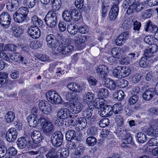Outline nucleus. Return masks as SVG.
<instances>
[{
    "label": "nucleus",
    "mask_w": 158,
    "mask_h": 158,
    "mask_svg": "<svg viewBox=\"0 0 158 158\" xmlns=\"http://www.w3.org/2000/svg\"><path fill=\"white\" fill-rule=\"evenodd\" d=\"M29 12L27 7H21L13 15L14 21L18 23H20L25 21Z\"/></svg>",
    "instance_id": "obj_3"
},
{
    "label": "nucleus",
    "mask_w": 158,
    "mask_h": 158,
    "mask_svg": "<svg viewBox=\"0 0 158 158\" xmlns=\"http://www.w3.org/2000/svg\"><path fill=\"white\" fill-rule=\"evenodd\" d=\"M154 95V90L150 89L145 90L143 94V97L144 99L147 101L151 100Z\"/></svg>",
    "instance_id": "obj_21"
},
{
    "label": "nucleus",
    "mask_w": 158,
    "mask_h": 158,
    "mask_svg": "<svg viewBox=\"0 0 158 158\" xmlns=\"http://www.w3.org/2000/svg\"><path fill=\"white\" fill-rule=\"evenodd\" d=\"M139 99V96L137 95H133L129 99V103L131 105H133L138 102Z\"/></svg>",
    "instance_id": "obj_53"
},
{
    "label": "nucleus",
    "mask_w": 158,
    "mask_h": 158,
    "mask_svg": "<svg viewBox=\"0 0 158 158\" xmlns=\"http://www.w3.org/2000/svg\"><path fill=\"white\" fill-rule=\"evenodd\" d=\"M66 98L69 101H76L78 99V95L75 92H67Z\"/></svg>",
    "instance_id": "obj_32"
},
{
    "label": "nucleus",
    "mask_w": 158,
    "mask_h": 158,
    "mask_svg": "<svg viewBox=\"0 0 158 158\" xmlns=\"http://www.w3.org/2000/svg\"><path fill=\"white\" fill-rule=\"evenodd\" d=\"M74 49L73 46L70 45H67L64 46L62 49L61 52L62 54L67 55L70 54Z\"/></svg>",
    "instance_id": "obj_27"
},
{
    "label": "nucleus",
    "mask_w": 158,
    "mask_h": 158,
    "mask_svg": "<svg viewBox=\"0 0 158 158\" xmlns=\"http://www.w3.org/2000/svg\"><path fill=\"white\" fill-rule=\"evenodd\" d=\"M113 108L112 112L115 114H118L121 113L122 108L119 106L118 104H115L112 107Z\"/></svg>",
    "instance_id": "obj_52"
},
{
    "label": "nucleus",
    "mask_w": 158,
    "mask_h": 158,
    "mask_svg": "<svg viewBox=\"0 0 158 158\" xmlns=\"http://www.w3.org/2000/svg\"><path fill=\"white\" fill-rule=\"evenodd\" d=\"M66 26L67 25L64 22L61 21L59 23L58 27L60 31H64L66 29Z\"/></svg>",
    "instance_id": "obj_64"
},
{
    "label": "nucleus",
    "mask_w": 158,
    "mask_h": 158,
    "mask_svg": "<svg viewBox=\"0 0 158 158\" xmlns=\"http://www.w3.org/2000/svg\"><path fill=\"white\" fill-rule=\"evenodd\" d=\"M96 73L99 78L106 77L109 73L108 67L102 64L98 66L96 68Z\"/></svg>",
    "instance_id": "obj_9"
},
{
    "label": "nucleus",
    "mask_w": 158,
    "mask_h": 158,
    "mask_svg": "<svg viewBox=\"0 0 158 158\" xmlns=\"http://www.w3.org/2000/svg\"><path fill=\"white\" fill-rule=\"evenodd\" d=\"M27 141L25 137L19 138L17 142L18 147L20 149L25 148L27 145Z\"/></svg>",
    "instance_id": "obj_23"
},
{
    "label": "nucleus",
    "mask_w": 158,
    "mask_h": 158,
    "mask_svg": "<svg viewBox=\"0 0 158 158\" xmlns=\"http://www.w3.org/2000/svg\"><path fill=\"white\" fill-rule=\"evenodd\" d=\"M17 46L14 44H8L5 45L4 48V50L8 51H14L16 50Z\"/></svg>",
    "instance_id": "obj_49"
},
{
    "label": "nucleus",
    "mask_w": 158,
    "mask_h": 158,
    "mask_svg": "<svg viewBox=\"0 0 158 158\" xmlns=\"http://www.w3.org/2000/svg\"><path fill=\"white\" fill-rule=\"evenodd\" d=\"M106 101L103 98H99L95 101L94 106L96 108L102 109L106 106Z\"/></svg>",
    "instance_id": "obj_20"
},
{
    "label": "nucleus",
    "mask_w": 158,
    "mask_h": 158,
    "mask_svg": "<svg viewBox=\"0 0 158 158\" xmlns=\"http://www.w3.org/2000/svg\"><path fill=\"white\" fill-rule=\"evenodd\" d=\"M58 152L60 158H67L69 154V149L65 148L59 149L58 150Z\"/></svg>",
    "instance_id": "obj_30"
},
{
    "label": "nucleus",
    "mask_w": 158,
    "mask_h": 158,
    "mask_svg": "<svg viewBox=\"0 0 158 158\" xmlns=\"http://www.w3.org/2000/svg\"><path fill=\"white\" fill-rule=\"evenodd\" d=\"M72 19L75 21L79 20L81 17V13L76 9H74L71 11Z\"/></svg>",
    "instance_id": "obj_34"
},
{
    "label": "nucleus",
    "mask_w": 158,
    "mask_h": 158,
    "mask_svg": "<svg viewBox=\"0 0 158 158\" xmlns=\"http://www.w3.org/2000/svg\"><path fill=\"white\" fill-rule=\"evenodd\" d=\"M109 95V91L107 89L105 88L100 89L98 93V95L102 97L106 98Z\"/></svg>",
    "instance_id": "obj_39"
},
{
    "label": "nucleus",
    "mask_w": 158,
    "mask_h": 158,
    "mask_svg": "<svg viewBox=\"0 0 158 158\" xmlns=\"http://www.w3.org/2000/svg\"><path fill=\"white\" fill-rule=\"evenodd\" d=\"M124 93L122 90H119L114 93L113 97L114 98L118 101H120L124 98Z\"/></svg>",
    "instance_id": "obj_38"
},
{
    "label": "nucleus",
    "mask_w": 158,
    "mask_h": 158,
    "mask_svg": "<svg viewBox=\"0 0 158 158\" xmlns=\"http://www.w3.org/2000/svg\"><path fill=\"white\" fill-rule=\"evenodd\" d=\"M74 3L75 6L77 8L81 9L83 6L84 0H76Z\"/></svg>",
    "instance_id": "obj_60"
},
{
    "label": "nucleus",
    "mask_w": 158,
    "mask_h": 158,
    "mask_svg": "<svg viewBox=\"0 0 158 158\" xmlns=\"http://www.w3.org/2000/svg\"><path fill=\"white\" fill-rule=\"evenodd\" d=\"M94 95L92 92H88L84 96L83 101L87 104L92 102L94 100Z\"/></svg>",
    "instance_id": "obj_25"
},
{
    "label": "nucleus",
    "mask_w": 158,
    "mask_h": 158,
    "mask_svg": "<svg viewBox=\"0 0 158 158\" xmlns=\"http://www.w3.org/2000/svg\"><path fill=\"white\" fill-rule=\"evenodd\" d=\"M78 30L81 34L87 33L89 31V27L86 25L81 26L79 27Z\"/></svg>",
    "instance_id": "obj_55"
},
{
    "label": "nucleus",
    "mask_w": 158,
    "mask_h": 158,
    "mask_svg": "<svg viewBox=\"0 0 158 158\" xmlns=\"http://www.w3.org/2000/svg\"><path fill=\"white\" fill-rule=\"evenodd\" d=\"M10 15L6 12H3L0 15V24L4 28H8L11 23Z\"/></svg>",
    "instance_id": "obj_8"
},
{
    "label": "nucleus",
    "mask_w": 158,
    "mask_h": 158,
    "mask_svg": "<svg viewBox=\"0 0 158 158\" xmlns=\"http://www.w3.org/2000/svg\"><path fill=\"white\" fill-rule=\"evenodd\" d=\"M58 15L55 11L48 12L44 18L45 22L48 26L53 28L56 25Z\"/></svg>",
    "instance_id": "obj_5"
},
{
    "label": "nucleus",
    "mask_w": 158,
    "mask_h": 158,
    "mask_svg": "<svg viewBox=\"0 0 158 158\" xmlns=\"http://www.w3.org/2000/svg\"><path fill=\"white\" fill-rule=\"evenodd\" d=\"M115 119L118 125L121 126L123 123V119L122 116L120 115H117L116 116Z\"/></svg>",
    "instance_id": "obj_62"
},
{
    "label": "nucleus",
    "mask_w": 158,
    "mask_h": 158,
    "mask_svg": "<svg viewBox=\"0 0 158 158\" xmlns=\"http://www.w3.org/2000/svg\"><path fill=\"white\" fill-rule=\"evenodd\" d=\"M40 118L39 119L35 114H31L27 118L28 124L30 126L35 127L40 123Z\"/></svg>",
    "instance_id": "obj_16"
},
{
    "label": "nucleus",
    "mask_w": 158,
    "mask_h": 158,
    "mask_svg": "<svg viewBox=\"0 0 158 158\" xmlns=\"http://www.w3.org/2000/svg\"><path fill=\"white\" fill-rule=\"evenodd\" d=\"M120 2L118 0L115 1L112 6L111 10L110 11V12H112L114 13H116L117 14H118L119 9L118 5L119 3Z\"/></svg>",
    "instance_id": "obj_44"
},
{
    "label": "nucleus",
    "mask_w": 158,
    "mask_h": 158,
    "mask_svg": "<svg viewBox=\"0 0 158 158\" xmlns=\"http://www.w3.org/2000/svg\"><path fill=\"white\" fill-rule=\"evenodd\" d=\"M70 114V111L68 109H62L58 111L57 116L60 119H65L69 118H72V116Z\"/></svg>",
    "instance_id": "obj_15"
},
{
    "label": "nucleus",
    "mask_w": 158,
    "mask_h": 158,
    "mask_svg": "<svg viewBox=\"0 0 158 158\" xmlns=\"http://www.w3.org/2000/svg\"><path fill=\"white\" fill-rule=\"evenodd\" d=\"M51 111V106L48 102H46V105L41 110L42 112L46 114H49Z\"/></svg>",
    "instance_id": "obj_50"
},
{
    "label": "nucleus",
    "mask_w": 158,
    "mask_h": 158,
    "mask_svg": "<svg viewBox=\"0 0 158 158\" xmlns=\"http://www.w3.org/2000/svg\"><path fill=\"white\" fill-rule=\"evenodd\" d=\"M40 123L43 133L46 135L51 134L55 130V126L45 118H40Z\"/></svg>",
    "instance_id": "obj_4"
},
{
    "label": "nucleus",
    "mask_w": 158,
    "mask_h": 158,
    "mask_svg": "<svg viewBox=\"0 0 158 158\" xmlns=\"http://www.w3.org/2000/svg\"><path fill=\"white\" fill-rule=\"evenodd\" d=\"M76 133L73 130H71L67 131L66 134V138L67 140H71L76 137Z\"/></svg>",
    "instance_id": "obj_40"
},
{
    "label": "nucleus",
    "mask_w": 158,
    "mask_h": 158,
    "mask_svg": "<svg viewBox=\"0 0 158 158\" xmlns=\"http://www.w3.org/2000/svg\"><path fill=\"white\" fill-rule=\"evenodd\" d=\"M51 3L53 9L58 10L60 7L61 1L60 0H51Z\"/></svg>",
    "instance_id": "obj_36"
},
{
    "label": "nucleus",
    "mask_w": 158,
    "mask_h": 158,
    "mask_svg": "<svg viewBox=\"0 0 158 158\" xmlns=\"http://www.w3.org/2000/svg\"><path fill=\"white\" fill-rule=\"evenodd\" d=\"M97 142L96 139L94 136H90L86 139V143L89 146H93Z\"/></svg>",
    "instance_id": "obj_45"
},
{
    "label": "nucleus",
    "mask_w": 158,
    "mask_h": 158,
    "mask_svg": "<svg viewBox=\"0 0 158 158\" xmlns=\"http://www.w3.org/2000/svg\"><path fill=\"white\" fill-rule=\"evenodd\" d=\"M63 135L60 131H56L52 133L51 138V142L55 148H59L62 145Z\"/></svg>",
    "instance_id": "obj_6"
},
{
    "label": "nucleus",
    "mask_w": 158,
    "mask_h": 158,
    "mask_svg": "<svg viewBox=\"0 0 158 158\" xmlns=\"http://www.w3.org/2000/svg\"><path fill=\"white\" fill-rule=\"evenodd\" d=\"M28 35L32 38L36 39L38 38L40 35V32L37 26H31L27 29Z\"/></svg>",
    "instance_id": "obj_13"
},
{
    "label": "nucleus",
    "mask_w": 158,
    "mask_h": 158,
    "mask_svg": "<svg viewBox=\"0 0 158 158\" xmlns=\"http://www.w3.org/2000/svg\"><path fill=\"white\" fill-rule=\"evenodd\" d=\"M18 132L15 128H11L7 131L6 138L7 140L10 142H13L17 138Z\"/></svg>",
    "instance_id": "obj_11"
},
{
    "label": "nucleus",
    "mask_w": 158,
    "mask_h": 158,
    "mask_svg": "<svg viewBox=\"0 0 158 158\" xmlns=\"http://www.w3.org/2000/svg\"><path fill=\"white\" fill-rule=\"evenodd\" d=\"M6 148V153L9 156H13L17 154V151L15 148L11 146L8 148L7 147Z\"/></svg>",
    "instance_id": "obj_43"
},
{
    "label": "nucleus",
    "mask_w": 158,
    "mask_h": 158,
    "mask_svg": "<svg viewBox=\"0 0 158 158\" xmlns=\"http://www.w3.org/2000/svg\"><path fill=\"white\" fill-rule=\"evenodd\" d=\"M136 136L137 141L140 143H143L147 140L146 135L142 132H139L137 133Z\"/></svg>",
    "instance_id": "obj_31"
},
{
    "label": "nucleus",
    "mask_w": 158,
    "mask_h": 158,
    "mask_svg": "<svg viewBox=\"0 0 158 158\" xmlns=\"http://www.w3.org/2000/svg\"><path fill=\"white\" fill-rule=\"evenodd\" d=\"M122 6L124 9H127V13L129 15L140 12L145 8L143 3L136 0H124Z\"/></svg>",
    "instance_id": "obj_1"
},
{
    "label": "nucleus",
    "mask_w": 158,
    "mask_h": 158,
    "mask_svg": "<svg viewBox=\"0 0 158 158\" xmlns=\"http://www.w3.org/2000/svg\"><path fill=\"white\" fill-rule=\"evenodd\" d=\"M31 21L35 26H37L38 27L41 26L43 23V21L35 15L31 17Z\"/></svg>",
    "instance_id": "obj_35"
},
{
    "label": "nucleus",
    "mask_w": 158,
    "mask_h": 158,
    "mask_svg": "<svg viewBox=\"0 0 158 158\" xmlns=\"http://www.w3.org/2000/svg\"><path fill=\"white\" fill-rule=\"evenodd\" d=\"M23 29L21 27H19L15 32H13L14 36L16 37L20 36L23 32Z\"/></svg>",
    "instance_id": "obj_58"
},
{
    "label": "nucleus",
    "mask_w": 158,
    "mask_h": 158,
    "mask_svg": "<svg viewBox=\"0 0 158 158\" xmlns=\"http://www.w3.org/2000/svg\"><path fill=\"white\" fill-rule=\"evenodd\" d=\"M93 113V110L89 108L87 109V110L83 111L82 112V116L88 119H90L92 117Z\"/></svg>",
    "instance_id": "obj_41"
},
{
    "label": "nucleus",
    "mask_w": 158,
    "mask_h": 158,
    "mask_svg": "<svg viewBox=\"0 0 158 158\" xmlns=\"http://www.w3.org/2000/svg\"><path fill=\"white\" fill-rule=\"evenodd\" d=\"M144 29L146 31L154 33L157 31V27L155 25H153L151 21H149L146 23Z\"/></svg>",
    "instance_id": "obj_19"
},
{
    "label": "nucleus",
    "mask_w": 158,
    "mask_h": 158,
    "mask_svg": "<svg viewBox=\"0 0 158 158\" xmlns=\"http://www.w3.org/2000/svg\"><path fill=\"white\" fill-rule=\"evenodd\" d=\"M48 100L52 103L60 104L62 103V99L60 96L55 91H49L46 94Z\"/></svg>",
    "instance_id": "obj_7"
},
{
    "label": "nucleus",
    "mask_w": 158,
    "mask_h": 158,
    "mask_svg": "<svg viewBox=\"0 0 158 158\" xmlns=\"http://www.w3.org/2000/svg\"><path fill=\"white\" fill-rule=\"evenodd\" d=\"M15 115L14 113L11 111L8 112L5 116L6 121L10 123L13 121L15 118Z\"/></svg>",
    "instance_id": "obj_46"
},
{
    "label": "nucleus",
    "mask_w": 158,
    "mask_h": 158,
    "mask_svg": "<svg viewBox=\"0 0 158 158\" xmlns=\"http://www.w3.org/2000/svg\"><path fill=\"white\" fill-rule=\"evenodd\" d=\"M128 36L129 34L127 32H123L119 35L116 40V45L120 46L123 44Z\"/></svg>",
    "instance_id": "obj_17"
},
{
    "label": "nucleus",
    "mask_w": 158,
    "mask_h": 158,
    "mask_svg": "<svg viewBox=\"0 0 158 158\" xmlns=\"http://www.w3.org/2000/svg\"><path fill=\"white\" fill-rule=\"evenodd\" d=\"M106 114H107L108 116H111L112 114V107L110 105L105 106V107L103 108Z\"/></svg>",
    "instance_id": "obj_54"
},
{
    "label": "nucleus",
    "mask_w": 158,
    "mask_h": 158,
    "mask_svg": "<svg viewBox=\"0 0 158 158\" xmlns=\"http://www.w3.org/2000/svg\"><path fill=\"white\" fill-rule=\"evenodd\" d=\"M58 41V47L57 48L56 50L58 52H60L61 51V49L66 45H68L69 40L66 38H63L60 39Z\"/></svg>",
    "instance_id": "obj_28"
},
{
    "label": "nucleus",
    "mask_w": 158,
    "mask_h": 158,
    "mask_svg": "<svg viewBox=\"0 0 158 158\" xmlns=\"http://www.w3.org/2000/svg\"><path fill=\"white\" fill-rule=\"evenodd\" d=\"M42 44L39 41H32L30 44V47L34 49L39 48L42 46Z\"/></svg>",
    "instance_id": "obj_51"
},
{
    "label": "nucleus",
    "mask_w": 158,
    "mask_h": 158,
    "mask_svg": "<svg viewBox=\"0 0 158 158\" xmlns=\"http://www.w3.org/2000/svg\"><path fill=\"white\" fill-rule=\"evenodd\" d=\"M110 123L109 120L107 118L102 119L99 122V125L100 127H104L108 126Z\"/></svg>",
    "instance_id": "obj_56"
},
{
    "label": "nucleus",
    "mask_w": 158,
    "mask_h": 158,
    "mask_svg": "<svg viewBox=\"0 0 158 158\" xmlns=\"http://www.w3.org/2000/svg\"><path fill=\"white\" fill-rule=\"evenodd\" d=\"M35 0H24L23 4L24 6L27 7L29 8H31L33 7L35 4Z\"/></svg>",
    "instance_id": "obj_37"
},
{
    "label": "nucleus",
    "mask_w": 158,
    "mask_h": 158,
    "mask_svg": "<svg viewBox=\"0 0 158 158\" xmlns=\"http://www.w3.org/2000/svg\"><path fill=\"white\" fill-rule=\"evenodd\" d=\"M58 157V150L56 148H52L47 155V158H57Z\"/></svg>",
    "instance_id": "obj_26"
},
{
    "label": "nucleus",
    "mask_w": 158,
    "mask_h": 158,
    "mask_svg": "<svg viewBox=\"0 0 158 158\" xmlns=\"http://www.w3.org/2000/svg\"><path fill=\"white\" fill-rule=\"evenodd\" d=\"M111 53L114 57L118 58L121 55V49L118 48H113L111 49Z\"/></svg>",
    "instance_id": "obj_42"
},
{
    "label": "nucleus",
    "mask_w": 158,
    "mask_h": 158,
    "mask_svg": "<svg viewBox=\"0 0 158 158\" xmlns=\"http://www.w3.org/2000/svg\"><path fill=\"white\" fill-rule=\"evenodd\" d=\"M6 148L3 145L0 146V158L4 157L6 154Z\"/></svg>",
    "instance_id": "obj_61"
},
{
    "label": "nucleus",
    "mask_w": 158,
    "mask_h": 158,
    "mask_svg": "<svg viewBox=\"0 0 158 158\" xmlns=\"http://www.w3.org/2000/svg\"><path fill=\"white\" fill-rule=\"evenodd\" d=\"M64 69L63 68L57 67L56 71V74L54 77L55 78H58L60 77V75L62 73L64 74Z\"/></svg>",
    "instance_id": "obj_57"
},
{
    "label": "nucleus",
    "mask_w": 158,
    "mask_h": 158,
    "mask_svg": "<svg viewBox=\"0 0 158 158\" xmlns=\"http://www.w3.org/2000/svg\"><path fill=\"white\" fill-rule=\"evenodd\" d=\"M116 134L122 139L123 143L127 144L132 142V138L129 130L124 128H120L117 131Z\"/></svg>",
    "instance_id": "obj_2"
},
{
    "label": "nucleus",
    "mask_w": 158,
    "mask_h": 158,
    "mask_svg": "<svg viewBox=\"0 0 158 158\" xmlns=\"http://www.w3.org/2000/svg\"><path fill=\"white\" fill-rule=\"evenodd\" d=\"M139 63L141 67L146 68L149 66V60L145 57H143L141 58Z\"/></svg>",
    "instance_id": "obj_47"
},
{
    "label": "nucleus",
    "mask_w": 158,
    "mask_h": 158,
    "mask_svg": "<svg viewBox=\"0 0 158 158\" xmlns=\"http://www.w3.org/2000/svg\"><path fill=\"white\" fill-rule=\"evenodd\" d=\"M84 151V148L83 146L78 147L75 149L73 155V158H80L83 156Z\"/></svg>",
    "instance_id": "obj_24"
},
{
    "label": "nucleus",
    "mask_w": 158,
    "mask_h": 158,
    "mask_svg": "<svg viewBox=\"0 0 158 158\" xmlns=\"http://www.w3.org/2000/svg\"><path fill=\"white\" fill-rule=\"evenodd\" d=\"M72 107L73 110L71 109L72 110V112L73 113L76 114H78L79 113L82 109V105L81 103L79 102H76L75 103H73Z\"/></svg>",
    "instance_id": "obj_22"
},
{
    "label": "nucleus",
    "mask_w": 158,
    "mask_h": 158,
    "mask_svg": "<svg viewBox=\"0 0 158 158\" xmlns=\"http://www.w3.org/2000/svg\"><path fill=\"white\" fill-rule=\"evenodd\" d=\"M117 85L120 88H124L127 86L128 82L126 80L121 79L117 81Z\"/></svg>",
    "instance_id": "obj_48"
},
{
    "label": "nucleus",
    "mask_w": 158,
    "mask_h": 158,
    "mask_svg": "<svg viewBox=\"0 0 158 158\" xmlns=\"http://www.w3.org/2000/svg\"><path fill=\"white\" fill-rule=\"evenodd\" d=\"M120 73L119 66H118L115 69H114L113 71V74L114 76L118 78H121Z\"/></svg>",
    "instance_id": "obj_59"
},
{
    "label": "nucleus",
    "mask_w": 158,
    "mask_h": 158,
    "mask_svg": "<svg viewBox=\"0 0 158 158\" xmlns=\"http://www.w3.org/2000/svg\"><path fill=\"white\" fill-rule=\"evenodd\" d=\"M46 40L48 47L53 49L58 47V42L54 35L51 34L48 35L46 37Z\"/></svg>",
    "instance_id": "obj_10"
},
{
    "label": "nucleus",
    "mask_w": 158,
    "mask_h": 158,
    "mask_svg": "<svg viewBox=\"0 0 158 158\" xmlns=\"http://www.w3.org/2000/svg\"><path fill=\"white\" fill-rule=\"evenodd\" d=\"M73 118L75 120L76 124H79V127H81V130L85 128L87 124L86 120L85 117H82L80 114H74L73 115Z\"/></svg>",
    "instance_id": "obj_14"
},
{
    "label": "nucleus",
    "mask_w": 158,
    "mask_h": 158,
    "mask_svg": "<svg viewBox=\"0 0 158 158\" xmlns=\"http://www.w3.org/2000/svg\"><path fill=\"white\" fill-rule=\"evenodd\" d=\"M31 137L33 140H37L41 141L42 137L40 131L37 130L33 131L31 134Z\"/></svg>",
    "instance_id": "obj_29"
},
{
    "label": "nucleus",
    "mask_w": 158,
    "mask_h": 158,
    "mask_svg": "<svg viewBox=\"0 0 158 158\" xmlns=\"http://www.w3.org/2000/svg\"><path fill=\"white\" fill-rule=\"evenodd\" d=\"M19 5L18 0H10L6 3V7L10 11H15Z\"/></svg>",
    "instance_id": "obj_18"
},
{
    "label": "nucleus",
    "mask_w": 158,
    "mask_h": 158,
    "mask_svg": "<svg viewBox=\"0 0 158 158\" xmlns=\"http://www.w3.org/2000/svg\"><path fill=\"white\" fill-rule=\"evenodd\" d=\"M133 30L135 31H139L141 27V23L138 21H135L133 23Z\"/></svg>",
    "instance_id": "obj_63"
},
{
    "label": "nucleus",
    "mask_w": 158,
    "mask_h": 158,
    "mask_svg": "<svg viewBox=\"0 0 158 158\" xmlns=\"http://www.w3.org/2000/svg\"><path fill=\"white\" fill-rule=\"evenodd\" d=\"M87 37L80 33L75 36V41L77 44V47L79 50L83 49L85 47L84 43L86 41Z\"/></svg>",
    "instance_id": "obj_12"
},
{
    "label": "nucleus",
    "mask_w": 158,
    "mask_h": 158,
    "mask_svg": "<svg viewBox=\"0 0 158 158\" xmlns=\"http://www.w3.org/2000/svg\"><path fill=\"white\" fill-rule=\"evenodd\" d=\"M62 15L64 19L67 22H70L72 19L71 11L68 10H64Z\"/></svg>",
    "instance_id": "obj_33"
}]
</instances>
